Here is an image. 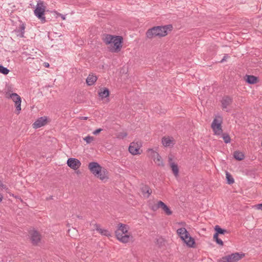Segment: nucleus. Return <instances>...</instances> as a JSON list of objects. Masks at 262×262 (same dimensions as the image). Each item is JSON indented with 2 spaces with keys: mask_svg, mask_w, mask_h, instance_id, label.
Listing matches in <instances>:
<instances>
[{
  "mask_svg": "<svg viewBox=\"0 0 262 262\" xmlns=\"http://www.w3.org/2000/svg\"><path fill=\"white\" fill-rule=\"evenodd\" d=\"M31 243L33 246H37L41 241V235L36 230H33L30 232Z\"/></svg>",
  "mask_w": 262,
  "mask_h": 262,
  "instance_id": "9",
  "label": "nucleus"
},
{
  "mask_svg": "<svg viewBox=\"0 0 262 262\" xmlns=\"http://www.w3.org/2000/svg\"><path fill=\"white\" fill-rule=\"evenodd\" d=\"M96 230L103 235H105L106 236L111 235L110 232L107 230L100 228V226L99 225H96Z\"/></svg>",
  "mask_w": 262,
  "mask_h": 262,
  "instance_id": "24",
  "label": "nucleus"
},
{
  "mask_svg": "<svg viewBox=\"0 0 262 262\" xmlns=\"http://www.w3.org/2000/svg\"><path fill=\"white\" fill-rule=\"evenodd\" d=\"M244 255V254H239L238 253H232L222 257L219 262H237L242 258Z\"/></svg>",
  "mask_w": 262,
  "mask_h": 262,
  "instance_id": "8",
  "label": "nucleus"
},
{
  "mask_svg": "<svg viewBox=\"0 0 262 262\" xmlns=\"http://www.w3.org/2000/svg\"><path fill=\"white\" fill-rule=\"evenodd\" d=\"M234 158L238 161H241L244 159L245 156L243 152L239 151H235L233 154Z\"/></svg>",
  "mask_w": 262,
  "mask_h": 262,
  "instance_id": "26",
  "label": "nucleus"
},
{
  "mask_svg": "<svg viewBox=\"0 0 262 262\" xmlns=\"http://www.w3.org/2000/svg\"><path fill=\"white\" fill-rule=\"evenodd\" d=\"M222 138L225 143H229L231 141V139L229 135L227 133H223L221 134Z\"/></svg>",
  "mask_w": 262,
  "mask_h": 262,
  "instance_id": "29",
  "label": "nucleus"
},
{
  "mask_svg": "<svg viewBox=\"0 0 262 262\" xmlns=\"http://www.w3.org/2000/svg\"><path fill=\"white\" fill-rule=\"evenodd\" d=\"M107 174V170L104 168H102L101 169V172H99V174H97L96 176L100 180H104L105 179H108Z\"/></svg>",
  "mask_w": 262,
  "mask_h": 262,
  "instance_id": "19",
  "label": "nucleus"
},
{
  "mask_svg": "<svg viewBox=\"0 0 262 262\" xmlns=\"http://www.w3.org/2000/svg\"><path fill=\"white\" fill-rule=\"evenodd\" d=\"M25 29V25L23 23L19 26V29L15 30V32L17 33V36H19L20 37H23L24 36Z\"/></svg>",
  "mask_w": 262,
  "mask_h": 262,
  "instance_id": "23",
  "label": "nucleus"
},
{
  "mask_svg": "<svg viewBox=\"0 0 262 262\" xmlns=\"http://www.w3.org/2000/svg\"><path fill=\"white\" fill-rule=\"evenodd\" d=\"M257 208H258V209H261V210H262V204H258V205H257Z\"/></svg>",
  "mask_w": 262,
  "mask_h": 262,
  "instance_id": "40",
  "label": "nucleus"
},
{
  "mask_svg": "<svg viewBox=\"0 0 262 262\" xmlns=\"http://www.w3.org/2000/svg\"><path fill=\"white\" fill-rule=\"evenodd\" d=\"M77 217L79 219H82V216H77Z\"/></svg>",
  "mask_w": 262,
  "mask_h": 262,
  "instance_id": "47",
  "label": "nucleus"
},
{
  "mask_svg": "<svg viewBox=\"0 0 262 262\" xmlns=\"http://www.w3.org/2000/svg\"><path fill=\"white\" fill-rule=\"evenodd\" d=\"M148 151H150L153 154V157H154V161L159 166H164V164L163 162L161 157L159 154L155 152L152 149L149 148L148 149Z\"/></svg>",
  "mask_w": 262,
  "mask_h": 262,
  "instance_id": "13",
  "label": "nucleus"
},
{
  "mask_svg": "<svg viewBox=\"0 0 262 262\" xmlns=\"http://www.w3.org/2000/svg\"><path fill=\"white\" fill-rule=\"evenodd\" d=\"M172 29L171 25L165 26H155L148 29L146 33V37L151 39L155 37H164L167 35L168 31H171Z\"/></svg>",
  "mask_w": 262,
  "mask_h": 262,
  "instance_id": "2",
  "label": "nucleus"
},
{
  "mask_svg": "<svg viewBox=\"0 0 262 262\" xmlns=\"http://www.w3.org/2000/svg\"><path fill=\"white\" fill-rule=\"evenodd\" d=\"M229 57L228 54H225L223 58L221 60V62H223L224 61H226V59Z\"/></svg>",
  "mask_w": 262,
  "mask_h": 262,
  "instance_id": "38",
  "label": "nucleus"
},
{
  "mask_svg": "<svg viewBox=\"0 0 262 262\" xmlns=\"http://www.w3.org/2000/svg\"><path fill=\"white\" fill-rule=\"evenodd\" d=\"M80 119L81 120H86L88 119V117H81Z\"/></svg>",
  "mask_w": 262,
  "mask_h": 262,
  "instance_id": "41",
  "label": "nucleus"
},
{
  "mask_svg": "<svg viewBox=\"0 0 262 262\" xmlns=\"http://www.w3.org/2000/svg\"><path fill=\"white\" fill-rule=\"evenodd\" d=\"M47 119L46 117H40L33 123L32 125L33 128H38L45 125L47 123Z\"/></svg>",
  "mask_w": 262,
  "mask_h": 262,
  "instance_id": "15",
  "label": "nucleus"
},
{
  "mask_svg": "<svg viewBox=\"0 0 262 262\" xmlns=\"http://www.w3.org/2000/svg\"><path fill=\"white\" fill-rule=\"evenodd\" d=\"M3 189H8V188L7 187V186L5 185H4V186L3 187H1Z\"/></svg>",
  "mask_w": 262,
  "mask_h": 262,
  "instance_id": "43",
  "label": "nucleus"
},
{
  "mask_svg": "<svg viewBox=\"0 0 262 262\" xmlns=\"http://www.w3.org/2000/svg\"><path fill=\"white\" fill-rule=\"evenodd\" d=\"M177 233L188 247H194L195 241L194 239L189 235V233L185 228L178 229L177 230Z\"/></svg>",
  "mask_w": 262,
  "mask_h": 262,
  "instance_id": "4",
  "label": "nucleus"
},
{
  "mask_svg": "<svg viewBox=\"0 0 262 262\" xmlns=\"http://www.w3.org/2000/svg\"><path fill=\"white\" fill-rule=\"evenodd\" d=\"M45 67L48 68L49 67V63H48L45 62Z\"/></svg>",
  "mask_w": 262,
  "mask_h": 262,
  "instance_id": "42",
  "label": "nucleus"
},
{
  "mask_svg": "<svg viewBox=\"0 0 262 262\" xmlns=\"http://www.w3.org/2000/svg\"><path fill=\"white\" fill-rule=\"evenodd\" d=\"M89 168L91 172L96 176L97 174H99V172H101L102 167L97 162H92L89 163Z\"/></svg>",
  "mask_w": 262,
  "mask_h": 262,
  "instance_id": "10",
  "label": "nucleus"
},
{
  "mask_svg": "<svg viewBox=\"0 0 262 262\" xmlns=\"http://www.w3.org/2000/svg\"><path fill=\"white\" fill-rule=\"evenodd\" d=\"M97 77L93 75L90 74L86 79V82L88 85H92L97 81Z\"/></svg>",
  "mask_w": 262,
  "mask_h": 262,
  "instance_id": "21",
  "label": "nucleus"
},
{
  "mask_svg": "<svg viewBox=\"0 0 262 262\" xmlns=\"http://www.w3.org/2000/svg\"><path fill=\"white\" fill-rule=\"evenodd\" d=\"M98 95L102 99L109 96L110 91L107 88H104L100 89V91L98 92Z\"/></svg>",
  "mask_w": 262,
  "mask_h": 262,
  "instance_id": "18",
  "label": "nucleus"
},
{
  "mask_svg": "<svg viewBox=\"0 0 262 262\" xmlns=\"http://www.w3.org/2000/svg\"><path fill=\"white\" fill-rule=\"evenodd\" d=\"M159 205L160 208L162 209V210L165 212V213L168 215H171L172 214V211L170 210L169 208L162 201H159Z\"/></svg>",
  "mask_w": 262,
  "mask_h": 262,
  "instance_id": "20",
  "label": "nucleus"
},
{
  "mask_svg": "<svg viewBox=\"0 0 262 262\" xmlns=\"http://www.w3.org/2000/svg\"><path fill=\"white\" fill-rule=\"evenodd\" d=\"M102 130V129L101 128H98V129H96L95 130H94L93 132V134L95 135H96L97 134H98L99 133H100L101 131Z\"/></svg>",
  "mask_w": 262,
  "mask_h": 262,
  "instance_id": "35",
  "label": "nucleus"
},
{
  "mask_svg": "<svg viewBox=\"0 0 262 262\" xmlns=\"http://www.w3.org/2000/svg\"><path fill=\"white\" fill-rule=\"evenodd\" d=\"M223 118L221 116H218L214 118L211 123V128L216 135H220L223 133L222 123Z\"/></svg>",
  "mask_w": 262,
  "mask_h": 262,
  "instance_id": "6",
  "label": "nucleus"
},
{
  "mask_svg": "<svg viewBox=\"0 0 262 262\" xmlns=\"http://www.w3.org/2000/svg\"><path fill=\"white\" fill-rule=\"evenodd\" d=\"M119 136H121L122 138H123L127 136V134L125 132L121 133Z\"/></svg>",
  "mask_w": 262,
  "mask_h": 262,
  "instance_id": "36",
  "label": "nucleus"
},
{
  "mask_svg": "<svg viewBox=\"0 0 262 262\" xmlns=\"http://www.w3.org/2000/svg\"><path fill=\"white\" fill-rule=\"evenodd\" d=\"M4 186V184L2 183V182L0 181V187H3Z\"/></svg>",
  "mask_w": 262,
  "mask_h": 262,
  "instance_id": "46",
  "label": "nucleus"
},
{
  "mask_svg": "<svg viewBox=\"0 0 262 262\" xmlns=\"http://www.w3.org/2000/svg\"><path fill=\"white\" fill-rule=\"evenodd\" d=\"M6 97L8 98H11L16 104V103L21 102V98L16 93H12L9 94L8 92L6 93Z\"/></svg>",
  "mask_w": 262,
  "mask_h": 262,
  "instance_id": "17",
  "label": "nucleus"
},
{
  "mask_svg": "<svg viewBox=\"0 0 262 262\" xmlns=\"http://www.w3.org/2000/svg\"><path fill=\"white\" fill-rule=\"evenodd\" d=\"M232 99L229 96H225L223 97L221 100L222 108L225 109L232 103Z\"/></svg>",
  "mask_w": 262,
  "mask_h": 262,
  "instance_id": "16",
  "label": "nucleus"
},
{
  "mask_svg": "<svg viewBox=\"0 0 262 262\" xmlns=\"http://www.w3.org/2000/svg\"><path fill=\"white\" fill-rule=\"evenodd\" d=\"M226 179H227V183L228 184H232L234 182V179L233 178L232 176L228 172H226Z\"/></svg>",
  "mask_w": 262,
  "mask_h": 262,
  "instance_id": "28",
  "label": "nucleus"
},
{
  "mask_svg": "<svg viewBox=\"0 0 262 262\" xmlns=\"http://www.w3.org/2000/svg\"><path fill=\"white\" fill-rule=\"evenodd\" d=\"M102 40L106 45H110L108 49L112 53H118L121 51L123 41L122 36L104 34Z\"/></svg>",
  "mask_w": 262,
  "mask_h": 262,
  "instance_id": "1",
  "label": "nucleus"
},
{
  "mask_svg": "<svg viewBox=\"0 0 262 262\" xmlns=\"http://www.w3.org/2000/svg\"><path fill=\"white\" fill-rule=\"evenodd\" d=\"M215 241L217 244L221 246H223L224 244L222 240L219 238H217L215 240Z\"/></svg>",
  "mask_w": 262,
  "mask_h": 262,
  "instance_id": "34",
  "label": "nucleus"
},
{
  "mask_svg": "<svg viewBox=\"0 0 262 262\" xmlns=\"http://www.w3.org/2000/svg\"><path fill=\"white\" fill-rule=\"evenodd\" d=\"M162 143L164 147H172L175 144V140L172 137H163L162 138Z\"/></svg>",
  "mask_w": 262,
  "mask_h": 262,
  "instance_id": "12",
  "label": "nucleus"
},
{
  "mask_svg": "<svg viewBox=\"0 0 262 262\" xmlns=\"http://www.w3.org/2000/svg\"><path fill=\"white\" fill-rule=\"evenodd\" d=\"M246 77V81L249 84H255L258 81L257 77L253 75H247Z\"/></svg>",
  "mask_w": 262,
  "mask_h": 262,
  "instance_id": "22",
  "label": "nucleus"
},
{
  "mask_svg": "<svg viewBox=\"0 0 262 262\" xmlns=\"http://www.w3.org/2000/svg\"><path fill=\"white\" fill-rule=\"evenodd\" d=\"M118 229L115 231L117 238L123 243H127L130 240V235L127 234L128 226L120 223Z\"/></svg>",
  "mask_w": 262,
  "mask_h": 262,
  "instance_id": "3",
  "label": "nucleus"
},
{
  "mask_svg": "<svg viewBox=\"0 0 262 262\" xmlns=\"http://www.w3.org/2000/svg\"><path fill=\"white\" fill-rule=\"evenodd\" d=\"M214 230L218 234H225L226 233H228L229 232L226 230L222 229L219 225H216L214 227Z\"/></svg>",
  "mask_w": 262,
  "mask_h": 262,
  "instance_id": "27",
  "label": "nucleus"
},
{
  "mask_svg": "<svg viewBox=\"0 0 262 262\" xmlns=\"http://www.w3.org/2000/svg\"><path fill=\"white\" fill-rule=\"evenodd\" d=\"M16 109V111L18 112V113H19V111L21 110V102L19 103H16L15 104Z\"/></svg>",
  "mask_w": 262,
  "mask_h": 262,
  "instance_id": "33",
  "label": "nucleus"
},
{
  "mask_svg": "<svg viewBox=\"0 0 262 262\" xmlns=\"http://www.w3.org/2000/svg\"><path fill=\"white\" fill-rule=\"evenodd\" d=\"M141 192H142V193L143 194H145L146 193L147 194V195L146 196L147 198H148L152 192L151 189L147 185L143 186L141 187Z\"/></svg>",
  "mask_w": 262,
  "mask_h": 262,
  "instance_id": "25",
  "label": "nucleus"
},
{
  "mask_svg": "<svg viewBox=\"0 0 262 262\" xmlns=\"http://www.w3.org/2000/svg\"><path fill=\"white\" fill-rule=\"evenodd\" d=\"M213 238L214 241L219 238V234L216 232L214 234Z\"/></svg>",
  "mask_w": 262,
  "mask_h": 262,
  "instance_id": "39",
  "label": "nucleus"
},
{
  "mask_svg": "<svg viewBox=\"0 0 262 262\" xmlns=\"http://www.w3.org/2000/svg\"><path fill=\"white\" fill-rule=\"evenodd\" d=\"M67 164L70 168L77 170L81 166V162L77 159L69 158L67 161Z\"/></svg>",
  "mask_w": 262,
  "mask_h": 262,
  "instance_id": "11",
  "label": "nucleus"
},
{
  "mask_svg": "<svg viewBox=\"0 0 262 262\" xmlns=\"http://www.w3.org/2000/svg\"><path fill=\"white\" fill-rule=\"evenodd\" d=\"M45 9L46 7L44 6L43 2L39 1L37 2L36 8L34 11L35 16L43 23L46 21V19L44 16Z\"/></svg>",
  "mask_w": 262,
  "mask_h": 262,
  "instance_id": "5",
  "label": "nucleus"
},
{
  "mask_svg": "<svg viewBox=\"0 0 262 262\" xmlns=\"http://www.w3.org/2000/svg\"><path fill=\"white\" fill-rule=\"evenodd\" d=\"M142 146V143L141 141H134L130 144L128 150L133 155H140L142 152L140 148Z\"/></svg>",
  "mask_w": 262,
  "mask_h": 262,
  "instance_id": "7",
  "label": "nucleus"
},
{
  "mask_svg": "<svg viewBox=\"0 0 262 262\" xmlns=\"http://www.w3.org/2000/svg\"><path fill=\"white\" fill-rule=\"evenodd\" d=\"M10 71L7 68L4 67L2 64H0V73L6 75L9 73Z\"/></svg>",
  "mask_w": 262,
  "mask_h": 262,
  "instance_id": "30",
  "label": "nucleus"
},
{
  "mask_svg": "<svg viewBox=\"0 0 262 262\" xmlns=\"http://www.w3.org/2000/svg\"><path fill=\"white\" fill-rule=\"evenodd\" d=\"M53 196H50L48 198H47V200H52L53 199Z\"/></svg>",
  "mask_w": 262,
  "mask_h": 262,
  "instance_id": "45",
  "label": "nucleus"
},
{
  "mask_svg": "<svg viewBox=\"0 0 262 262\" xmlns=\"http://www.w3.org/2000/svg\"><path fill=\"white\" fill-rule=\"evenodd\" d=\"M54 12H55L56 14H57V15L60 16L63 20H64V19H66V17H65V16H64V15H62V14H60V13H57V12H56V11H55Z\"/></svg>",
  "mask_w": 262,
  "mask_h": 262,
  "instance_id": "37",
  "label": "nucleus"
},
{
  "mask_svg": "<svg viewBox=\"0 0 262 262\" xmlns=\"http://www.w3.org/2000/svg\"><path fill=\"white\" fill-rule=\"evenodd\" d=\"M159 208H160L159 201H158L156 204H155L152 206V209L154 211L157 210Z\"/></svg>",
  "mask_w": 262,
  "mask_h": 262,
  "instance_id": "32",
  "label": "nucleus"
},
{
  "mask_svg": "<svg viewBox=\"0 0 262 262\" xmlns=\"http://www.w3.org/2000/svg\"><path fill=\"white\" fill-rule=\"evenodd\" d=\"M83 140L86 142L87 144H90L94 140V137L89 135L84 138Z\"/></svg>",
  "mask_w": 262,
  "mask_h": 262,
  "instance_id": "31",
  "label": "nucleus"
},
{
  "mask_svg": "<svg viewBox=\"0 0 262 262\" xmlns=\"http://www.w3.org/2000/svg\"><path fill=\"white\" fill-rule=\"evenodd\" d=\"M168 162L174 176L175 177L178 176L179 172L178 166L176 163L172 162V158L171 156L168 157Z\"/></svg>",
  "mask_w": 262,
  "mask_h": 262,
  "instance_id": "14",
  "label": "nucleus"
},
{
  "mask_svg": "<svg viewBox=\"0 0 262 262\" xmlns=\"http://www.w3.org/2000/svg\"><path fill=\"white\" fill-rule=\"evenodd\" d=\"M3 198V195L0 193V202L2 201V199Z\"/></svg>",
  "mask_w": 262,
  "mask_h": 262,
  "instance_id": "44",
  "label": "nucleus"
}]
</instances>
